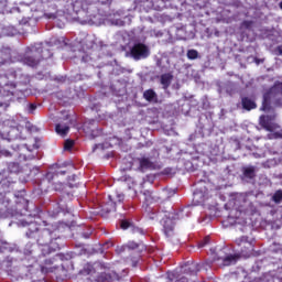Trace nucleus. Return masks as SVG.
I'll use <instances>...</instances> for the list:
<instances>
[{
	"mask_svg": "<svg viewBox=\"0 0 282 282\" xmlns=\"http://www.w3.org/2000/svg\"><path fill=\"white\" fill-rule=\"evenodd\" d=\"M30 83V76L23 75L21 69H10L8 73L0 77V86L4 91H8L13 96L17 85H28Z\"/></svg>",
	"mask_w": 282,
	"mask_h": 282,
	"instance_id": "f257e3e1",
	"label": "nucleus"
},
{
	"mask_svg": "<svg viewBox=\"0 0 282 282\" xmlns=\"http://www.w3.org/2000/svg\"><path fill=\"white\" fill-rule=\"evenodd\" d=\"M273 102L275 107H282V83L275 82L273 87L270 88L263 96L262 111L270 110V104Z\"/></svg>",
	"mask_w": 282,
	"mask_h": 282,
	"instance_id": "f03ea898",
	"label": "nucleus"
},
{
	"mask_svg": "<svg viewBox=\"0 0 282 282\" xmlns=\"http://www.w3.org/2000/svg\"><path fill=\"white\" fill-rule=\"evenodd\" d=\"M234 206L236 210V219H240L242 215H254V213H257V207H254V205L248 200V197L243 194L236 197Z\"/></svg>",
	"mask_w": 282,
	"mask_h": 282,
	"instance_id": "7ed1b4c3",
	"label": "nucleus"
},
{
	"mask_svg": "<svg viewBox=\"0 0 282 282\" xmlns=\"http://www.w3.org/2000/svg\"><path fill=\"white\" fill-rule=\"evenodd\" d=\"M236 246H238L240 257L248 259L254 252V239H250L247 236H242L237 238L235 241Z\"/></svg>",
	"mask_w": 282,
	"mask_h": 282,
	"instance_id": "20e7f679",
	"label": "nucleus"
},
{
	"mask_svg": "<svg viewBox=\"0 0 282 282\" xmlns=\"http://www.w3.org/2000/svg\"><path fill=\"white\" fill-rule=\"evenodd\" d=\"M130 56L134 61H142L143 58H149V56H151V50L142 42H135L130 47Z\"/></svg>",
	"mask_w": 282,
	"mask_h": 282,
	"instance_id": "39448f33",
	"label": "nucleus"
},
{
	"mask_svg": "<svg viewBox=\"0 0 282 282\" xmlns=\"http://www.w3.org/2000/svg\"><path fill=\"white\" fill-rule=\"evenodd\" d=\"M108 199V204L102 208L105 213H111V210H116V204L124 202V194L117 192L113 195H109Z\"/></svg>",
	"mask_w": 282,
	"mask_h": 282,
	"instance_id": "423d86ee",
	"label": "nucleus"
},
{
	"mask_svg": "<svg viewBox=\"0 0 282 282\" xmlns=\"http://www.w3.org/2000/svg\"><path fill=\"white\" fill-rule=\"evenodd\" d=\"M274 118L276 115L273 116H261L260 117V124L267 131H276L279 129V124L274 122Z\"/></svg>",
	"mask_w": 282,
	"mask_h": 282,
	"instance_id": "0eeeda50",
	"label": "nucleus"
},
{
	"mask_svg": "<svg viewBox=\"0 0 282 282\" xmlns=\"http://www.w3.org/2000/svg\"><path fill=\"white\" fill-rule=\"evenodd\" d=\"M10 217V198L0 193V218Z\"/></svg>",
	"mask_w": 282,
	"mask_h": 282,
	"instance_id": "6e6552de",
	"label": "nucleus"
},
{
	"mask_svg": "<svg viewBox=\"0 0 282 282\" xmlns=\"http://www.w3.org/2000/svg\"><path fill=\"white\" fill-rule=\"evenodd\" d=\"M214 263H217V265H219L220 268H224L226 265H232L235 263H237V256H227L225 258H215L214 257Z\"/></svg>",
	"mask_w": 282,
	"mask_h": 282,
	"instance_id": "1a4fd4ad",
	"label": "nucleus"
},
{
	"mask_svg": "<svg viewBox=\"0 0 282 282\" xmlns=\"http://www.w3.org/2000/svg\"><path fill=\"white\" fill-rule=\"evenodd\" d=\"M208 195V191L206 189H196L194 192V200L196 204H204L206 202Z\"/></svg>",
	"mask_w": 282,
	"mask_h": 282,
	"instance_id": "9d476101",
	"label": "nucleus"
},
{
	"mask_svg": "<svg viewBox=\"0 0 282 282\" xmlns=\"http://www.w3.org/2000/svg\"><path fill=\"white\" fill-rule=\"evenodd\" d=\"M32 56H25L23 59L24 65H28L29 67H36L39 65L40 59L36 58V52L34 50H31Z\"/></svg>",
	"mask_w": 282,
	"mask_h": 282,
	"instance_id": "9b49d317",
	"label": "nucleus"
},
{
	"mask_svg": "<svg viewBox=\"0 0 282 282\" xmlns=\"http://www.w3.org/2000/svg\"><path fill=\"white\" fill-rule=\"evenodd\" d=\"M137 162H139V171H147L149 169H155V165L153 162H151L147 158L138 159Z\"/></svg>",
	"mask_w": 282,
	"mask_h": 282,
	"instance_id": "f8f14e48",
	"label": "nucleus"
},
{
	"mask_svg": "<svg viewBox=\"0 0 282 282\" xmlns=\"http://www.w3.org/2000/svg\"><path fill=\"white\" fill-rule=\"evenodd\" d=\"M164 232L167 237H171V234L173 232L174 224L173 219L166 218L165 220H162Z\"/></svg>",
	"mask_w": 282,
	"mask_h": 282,
	"instance_id": "ddd939ff",
	"label": "nucleus"
},
{
	"mask_svg": "<svg viewBox=\"0 0 282 282\" xmlns=\"http://www.w3.org/2000/svg\"><path fill=\"white\" fill-rule=\"evenodd\" d=\"M143 97L148 100V102H158V94H155L153 89L145 90L143 93Z\"/></svg>",
	"mask_w": 282,
	"mask_h": 282,
	"instance_id": "4468645a",
	"label": "nucleus"
},
{
	"mask_svg": "<svg viewBox=\"0 0 282 282\" xmlns=\"http://www.w3.org/2000/svg\"><path fill=\"white\" fill-rule=\"evenodd\" d=\"M242 107L247 109V111H250L251 109H257V104L252 101V99L245 97L242 98Z\"/></svg>",
	"mask_w": 282,
	"mask_h": 282,
	"instance_id": "2eb2a0df",
	"label": "nucleus"
},
{
	"mask_svg": "<svg viewBox=\"0 0 282 282\" xmlns=\"http://www.w3.org/2000/svg\"><path fill=\"white\" fill-rule=\"evenodd\" d=\"M55 131L58 135H66L69 133V126L65 124V123H58L55 127Z\"/></svg>",
	"mask_w": 282,
	"mask_h": 282,
	"instance_id": "dca6fc26",
	"label": "nucleus"
},
{
	"mask_svg": "<svg viewBox=\"0 0 282 282\" xmlns=\"http://www.w3.org/2000/svg\"><path fill=\"white\" fill-rule=\"evenodd\" d=\"M171 80H173V76L171 74H163L161 76V84L164 86V89L171 85Z\"/></svg>",
	"mask_w": 282,
	"mask_h": 282,
	"instance_id": "f3484780",
	"label": "nucleus"
},
{
	"mask_svg": "<svg viewBox=\"0 0 282 282\" xmlns=\"http://www.w3.org/2000/svg\"><path fill=\"white\" fill-rule=\"evenodd\" d=\"M256 169L254 166H247L243 169V175L245 177H249V180H252V177H254L256 175Z\"/></svg>",
	"mask_w": 282,
	"mask_h": 282,
	"instance_id": "a211bd4d",
	"label": "nucleus"
},
{
	"mask_svg": "<svg viewBox=\"0 0 282 282\" xmlns=\"http://www.w3.org/2000/svg\"><path fill=\"white\" fill-rule=\"evenodd\" d=\"M187 58H189V61H195L196 58H199V52H197V50H188Z\"/></svg>",
	"mask_w": 282,
	"mask_h": 282,
	"instance_id": "6ab92c4d",
	"label": "nucleus"
},
{
	"mask_svg": "<svg viewBox=\"0 0 282 282\" xmlns=\"http://www.w3.org/2000/svg\"><path fill=\"white\" fill-rule=\"evenodd\" d=\"M10 180H12V177L11 176H9L8 178H2L1 181H0V186H2V188H6V186H12V184H14V181H10Z\"/></svg>",
	"mask_w": 282,
	"mask_h": 282,
	"instance_id": "aec40b11",
	"label": "nucleus"
},
{
	"mask_svg": "<svg viewBox=\"0 0 282 282\" xmlns=\"http://www.w3.org/2000/svg\"><path fill=\"white\" fill-rule=\"evenodd\" d=\"M36 149H39V145L35 143L32 148L22 145L21 148H18V151H29V153H32V151H36Z\"/></svg>",
	"mask_w": 282,
	"mask_h": 282,
	"instance_id": "412c9836",
	"label": "nucleus"
},
{
	"mask_svg": "<svg viewBox=\"0 0 282 282\" xmlns=\"http://www.w3.org/2000/svg\"><path fill=\"white\" fill-rule=\"evenodd\" d=\"M273 202H275V204H281L282 202V191H276L273 196H272Z\"/></svg>",
	"mask_w": 282,
	"mask_h": 282,
	"instance_id": "4be33fe9",
	"label": "nucleus"
},
{
	"mask_svg": "<svg viewBox=\"0 0 282 282\" xmlns=\"http://www.w3.org/2000/svg\"><path fill=\"white\" fill-rule=\"evenodd\" d=\"M82 274L84 275L94 274V267L91 264H86L84 267V270L82 271Z\"/></svg>",
	"mask_w": 282,
	"mask_h": 282,
	"instance_id": "5701e85b",
	"label": "nucleus"
},
{
	"mask_svg": "<svg viewBox=\"0 0 282 282\" xmlns=\"http://www.w3.org/2000/svg\"><path fill=\"white\" fill-rule=\"evenodd\" d=\"M264 169H272V166H276V159H270L263 163Z\"/></svg>",
	"mask_w": 282,
	"mask_h": 282,
	"instance_id": "b1692460",
	"label": "nucleus"
},
{
	"mask_svg": "<svg viewBox=\"0 0 282 282\" xmlns=\"http://www.w3.org/2000/svg\"><path fill=\"white\" fill-rule=\"evenodd\" d=\"M74 147V140H66L64 143V150L65 151H72V148Z\"/></svg>",
	"mask_w": 282,
	"mask_h": 282,
	"instance_id": "393cba45",
	"label": "nucleus"
},
{
	"mask_svg": "<svg viewBox=\"0 0 282 282\" xmlns=\"http://www.w3.org/2000/svg\"><path fill=\"white\" fill-rule=\"evenodd\" d=\"M184 214L186 215V217H188V215H191V212L188 210V208H185L182 212H180L177 214V219H184Z\"/></svg>",
	"mask_w": 282,
	"mask_h": 282,
	"instance_id": "a878e982",
	"label": "nucleus"
},
{
	"mask_svg": "<svg viewBox=\"0 0 282 282\" xmlns=\"http://www.w3.org/2000/svg\"><path fill=\"white\" fill-rule=\"evenodd\" d=\"M14 133H17V128H11L10 131L7 134V138L9 140H13L14 139Z\"/></svg>",
	"mask_w": 282,
	"mask_h": 282,
	"instance_id": "bb28decb",
	"label": "nucleus"
},
{
	"mask_svg": "<svg viewBox=\"0 0 282 282\" xmlns=\"http://www.w3.org/2000/svg\"><path fill=\"white\" fill-rule=\"evenodd\" d=\"M123 248H128L129 250H135V248H138V243L130 241Z\"/></svg>",
	"mask_w": 282,
	"mask_h": 282,
	"instance_id": "cd10ccee",
	"label": "nucleus"
},
{
	"mask_svg": "<svg viewBox=\"0 0 282 282\" xmlns=\"http://www.w3.org/2000/svg\"><path fill=\"white\" fill-rule=\"evenodd\" d=\"M259 282H274V278L271 275H264Z\"/></svg>",
	"mask_w": 282,
	"mask_h": 282,
	"instance_id": "c85d7f7f",
	"label": "nucleus"
},
{
	"mask_svg": "<svg viewBox=\"0 0 282 282\" xmlns=\"http://www.w3.org/2000/svg\"><path fill=\"white\" fill-rule=\"evenodd\" d=\"M120 226H121L122 230H127V228H129V226H131V224H129V221H127V220H122Z\"/></svg>",
	"mask_w": 282,
	"mask_h": 282,
	"instance_id": "c756f323",
	"label": "nucleus"
},
{
	"mask_svg": "<svg viewBox=\"0 0 282 282\" xmlns=\"http://www.w3.org/2000/svg\"><path fill=\"white\" fill-rule=\"evenodd\" d=\"M210 241V238L206 237L202 242H199L198 248H204V246H206V243H208Z\"/></svg>",
	"mask_w": 282,
	"mask_h": 282,
	"instance_id": "7c9ffc66",
	"label": "nucleus"
},
{
	"mask_svg": "<svg viewBox=\"0 0 282 282\" xmlns=\"http://www.w3.org/2000/svg\"><path fill=\"white\" fill-rule=\"evenodd\" d=\"M167 279H170V281H173L174 279H177V273H175V272L167 273Z\"/></svg>",
	"mask_w": 282,
	"mask_h": 282,
	"instance_id": "2f4dec72",
	"label": "nucleus"
},
{
	"mask_svg": "<svg viewBox=\"0 0 282 282\" xmlns=\"http://www.w3.org/2000/svg\"><path fill=\"white\" fill-rule=\"evenodd\" d=\"M251 26H252V22L251 21H245L241 24V28H246V29L251 28Z\"/></svg>",
	"mask_w": 282,
	"mask_h": 282,
	"instance_id": "473e14b6",
	"label": "nucleus"
},
{
	"mask_svg": "<svg viewBox=\"0 0 282 282\" xmlns=\"http://www.w3.org/2000/svg\"><path fill=\"white\" fill-rule=\"evenodd\" d=\"M143 195H144V197H145V200L151 202V192L145 191V192L143 193Z\"/></svg>",
	"mask_w": 282,
	"mask_h": 282,
	"instance_id": "72a5a7b5",
	"label": "nucleus"
},
{
	"mask_svg": "<svg viewBox=\"0 0 282 282\" xmlns=\"http://www.w3.org/2000/svg\"><path fill=\"white\" fill-rule=\"evenodd\" d=\"M1 155H4V158H10V152L8 150L0 151Z\"/></svg>",
	"mask_w": 282,
	"mask_h": 282,
	"instance_id": "f704fd0d",
	"label": "nucleus"
},
{
	"mask_svg": "<svg viewBox=\"0 0 282 282\" xmlns=\"http://www.w3.org/2000/svg\"><path fill=\"white\" fill-rule=\"evenodd\" d=\"M275 52L279 54V56H282V45L278 46Z\"/></svg>",
	"mask_w": 282,
	"mask_h": 282,
	"instance_id": "c9c22d12",
	"label": "nucleus"
},
{
	"mask_svg": "<svg viewBox=\"0 0 282 282\" xmlns=\"http://www.w3.org/2000/svg\"><path fill=\"white\" fill-rule=\"evenodd\" d=\"M35 109H36V105L31 104V105H30V111H34Z\"/></svg>",
	"mask_w": 282,
	"mask_h": 282,
	"instance_id": "e433bc0d",
	"label": "nucleus"
},
{
	"mask_svg": "<svg viewBox=\"0 0 282 282\" xmlns=\"http://www.w3.org/2000/svg\"><path fill=\"white\" fill-rule=\"evenodd\" d=\"M156 65H158V67H162V59H158Z\"/></svg>",
	"mask_w": 282,
	"mask_h": 282,
	"instance_id": "4c0bfd02",
	"label": "nucleus"
},
{
	"mask_svg": "<svg viewBox=\"0 0 282 282\" xmlns=\"http://www.w3.org/2000/svg\"><path fill=\"white\" fill-rule=\"evenodd\" d=\"M32 158H34V155H32V156H26V155H24V156H23L24 160H32Z\"/></svg>",
	"mask_w": 282,
	"mask_h": 282,
	"instance_id": "58836bf2",
	"label": "nucleus"
},
{
	"mask_svg": "<svg viewBox=\"0 0 282 282\" xmlns=\"http://www.w3.org/2000/svg\"><path fill=\"white\" fill-rule=\"evenodd\" d=\"M56 175H65V171H59L56 173Z\"/></svg>",
	"mask_w": 282,
	"mask_h": 282,
	"instance_id": "ea45409f",
	"label": "nucleus"
},
{
	"mask_svg": "<svg viewBox=\"0 0 282 282\" xmlns=\"http://www.w3.org/2000/svg\"><path fill=\"white\" fill-rule=\"evenodd\" d=\"M21 200L23 202V204H25V206H28V200L25 198H21Z\"/></svg>",
	"mask_w": 282,
	"mask_h": 282,
	"instance_id": "a19ab883",
	"label": "nucleus"
},
{
	"mask_svg": "<svg viewBox=\"0 0 282 282\" xmlns=\"http://www.w3.org/2000/svg\"><path fill=\"white\" fill-rule=\"evenodd\" d=\"M91 282H102V280L100 278H98L97 280L91 281Z\"/></svg>",
	"mask_w": 282,
	"mask_h": 282,
	"instance_id": "79ce46f5",
	"label": "nucleus"
},
{
	"mask_svg": "<svg viewBox=\"0 0 282 282\" xmlns=\"http://www.w3.org/2000/svg\"><path fill=\"white\" fill-rule=\"evenodd\" d=\"M84 129H87V123L84 124Z\"/></svg>",
	"mask_w": 282,
	"mask_h": 282,
	"instance_id": "37998d69",
	"label": "nucleus"
},
{
	"mask_svg": "<svg viewBox=\"0 0 282 282\" xmlns=\"http://www.w3.org/2000/svg\"><path fill=\"white\" fill-rule=\"evenodd\" d=\"M30 227H31V228H34V224H31Z\"/></svg>",
	"mask_w": 282,
	"mask_h": 282,
	"instance_id": "c03bdc74",
	"label": "nucleus"
},
{
	"mask_svg": "<svg viewBox=\"0 0 282 282\" xmlns=\"http://www.w3.org/2000/svg\"><path fill=\"white\" fill-rule=\"evenodd\" d=\"M280 8H281V10H282V1L280 2Z\"/></svg>",
	"mask_w": 282,
	"mask_h": 282,
	"instance_id": "a18cd8bd",
	"label": "nucleus"
},
{
	"mask_svg": "<svg viewBox=\"0 0 282 282\" xmlns=\"http://www.w3.org/2000/svg\"><path fill=\"white\" fill-rule=\"evenodd\" d=\"M0 138H3V133L0 132Z\"/></svg>",
	"mask_w": 282,
	"mask_h": 282,
	"instance_id": "49530a36",
	"label": "nucleus"
}]
</instances>
